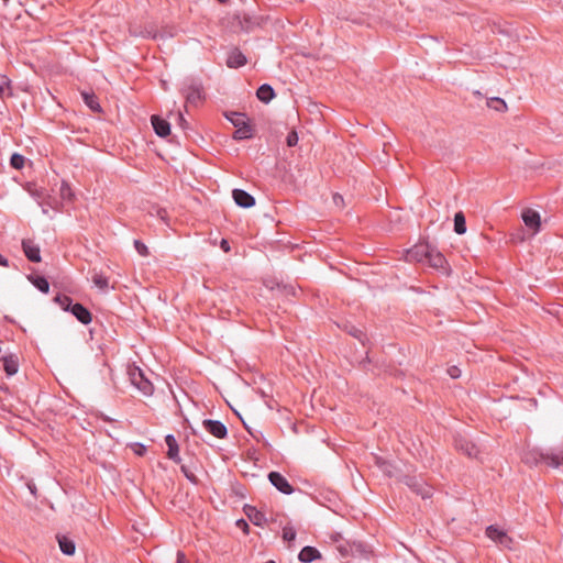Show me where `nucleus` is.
I'll list each match as a JSON object with an SVG mask.
<instances>
[{"label":"nucleus","mask_w":563,"mask_h":563,"mask_svg":"<svg viewBox=\"0 0 563 563\" xmlns=\"http://www.w3.org/2000/svg\"><path fill=\"white\" fill-rule=\"evenodd\" d=\"M128 376L131 384L144 396H151L154 391L153 384L145 377L144 372L135 365L128 367Z\"/></svg>","instance_id":"f257e3e1"},{"label":"nucleus","mask_w":563,"mask_h":563,"mask_svg":"<svg viewBox=\"0 0 563 563\" xmlns=\"http://www.w3.org/2000/svg\"><path fill=\"white\" fill-rule=\"evenodd\" d=\"M400 482L422 499L430 498L433 494V488L421 476L404 475Z\"/></svg>","instance_id":"f03ea898"},{"label":"nucleus","mask_w":563,"mask_h":563,"mask_svg":"<svg viewBox=\"0 0 563 563\" xmlns=\"http://www.w3.org/2000/svg\"><path fill=\"white\" fill-rule=\"evenodd\" d=\"M454 448L470 459H479L481 450L471 439L463 434L454 437Z\"/></svg>","instance_id":"7ed1b4c3"},{"label":"nucleus","mask_w":563,"mask_h":563,"mask_svg":"<svg viewBox=\"0 0 563 563\" xmlns=\"http://www.w3.org/2000/svg\"><path fill=\"white\" fill-rule=\"evenodd\" d=\"M181 93L188 106H197L202 99V85L194 79L184 84Z\"/></svg>","instance_id":"20e7f679"},{"label":"nucleus","mask_w":563,"mask_h":563,"mask_svg":"<svg viewBox=\"0 0 563 563\" xmlns=\"http://www.w3.org/2000/svg\"><path fill=\"white\" fill-rule=\"evenodd\" d=\"M408 254L410 257L418 258L419 261H421L422 257L418 256H424L428 258L429 264L437 268L442 267L445 263V258L441 253L429 252L424 246H416L413 250H410Z\"/></svg>","instance_id":"39448f33"},{"label":"nucleus","mask_w":563,"mask_h":563,"mask_svg":"<svg viewBox=\"0 0 563 563\" xmlns=\"http://www.w3.org/2000/svg\"><path fill=\"white\" fill-rule=\"evenodd\" d=\"M269 483L280 493L285 495H290L294 492L292 486L289 484L287 478L282 475L279 472H269L268 473Z\"/></svg>","instance_id":"423d86ee"},{"label":"nucleus","mask_w":563,"mask_h":563,"mask_svg":"<svg viewBox=\"0 0 563 563\" xmlns=\"http://www.w3.org/2000/svg\"><path fill=\"white\" fill-rule=\"evenodd\" d=\"M202 426L210 434L216 437L217 439H225L228 437V429L219 420L205 419L202 421Z\"/></svg>","instance_id":"0eeeda50"},{"label":"nucleus","mask_w":563,"mask_h":563,"mask_svg":"<svg viewBox=\"0 0 563 563\" xmlns=\"http://www.w3.org/2000/svg\"><path fill=\"white\" fill-rule=\"evenodd\" d=\"M22 250L26 258L32 263L41 262V250L40 246L31 239H24L22 241Z\"/></svg>","instance_id":"6e6552de"},{"label":"nucleus","mask_w":563,"mask_h":563,"mask_svg":"<svg viewBox=\"0 0 563 563\" xmlns=\"http://www.w3.org/2000/svg\"><path fill=\"white\" fill-rule=\"evenodd\" d=\"M549 455H551V452L550 453H543L540 450L533 449V450L527 451L523 454L522 461L526 464H528V465H537L540 462H545L548 465H550V457H549Z\"/></svg>","instance_id":"1a4fd4ad"},{"label":"nucleus","mask_w":563,"mask_h":563,"mask_svg":"<svg viewBox=\"0 0 563 563\" xmlns=\"http://www.w3.org/2000/svg\"><path fill=\"white\" fill-rule=\"evenodd\" d=\"M232 197L234 202L241 208H251L255 205V198L243 189H233Z\"/></svg>","instance_id":"9d476101"},{"label":"nucleus","mask_w":563,"mask_h":563,"mask_svg":"<svg viewBox=\"0 0 563 563\" xmlns=\"http://www.w3.org/2000/svg\"><path fill=\"white\" fill-rule=\"evenodd\" d=\"M151 122L155 133L159 137H166L170 134V124L165 119H162L158 115H152Z\"/></svg>","instance_id":"9b49d317"},{"label":"nucleus","mask_w":563,"mask_h":563,"mask_svg":"<svg viewBox=\"0 0 563 563\" xmlns=\"http://www.w3.org/2000/svg\"><path fill=\"white\" fill-rule=\"evenodd\" d=\"M70 313L82 324H89L92 320L91 312L79 302H76L75 306H71Z\"/></svg>","instance_id":"f8f14e48"},{"label":"nucleus","mask_w":563,"mask_h":563,"mask_svg":"<svg viewBox=\"0 0 563 563\" xmlns=\"http://www.w3.org/2000/svg\"><path fill=\"white\" fill-rule=\"evenodd\" d=\"M247 63L245 55L239 49L233 48L227 58V66L230 68H239Z\"/></svg>","instance_id":"ddd939ff"},{"label":"nucleus","mask_w":563,"mask_h":563,"mask_svg":"<svg viewBox=\"0 0 563 563\" xmlns=\"http://www.w3.org/2000/svg\"><path fill=\"white\" fill-rule=\"evenodd\" d=\"M165 442L168 446L167 457L175 463H180L181 459L179 456V446L176 438L173 434H167L165 437Z\"/></svg>","instance_id":"4468645a"},{"label":"nucleus","mask_w":563,"mask_h":563,"mask_svg":"<svg viewBox=\"0 0 563 563\" xmlns=\"http://www.w3.org/2000/svg\"><path fill=\"white\" fill-rule=\"evenodd\" d=\"M3 369L8 376H13L19 369V358L15 354H9L1 357Z\"/></svg>","instance_id":"2eb2a0df"},{"label":"nucleus","mask_w":563,"mask_h":563,"mask_svg":"<svg viewBox=\"0 0 563 563\" xmlns=\"http://www.w3.org/2000/svg\"><path fill=\"white\" fill-rule=\"evenodd\" d=\"M522 220L528 228L533 229L536 231L540 229V214L537 211L531 209L525 210L522 212Z\"/></svg>","instance_id":"dca6fc26"},{"label":"nucleus","mask_w":563,"mask_h":563,"mask_svg":"<svg viewBox=\"0 0 563 563\" xmlns=\"http://www.w3.org/2000/svg\"><path fill=\"white\" fill-rule=\"evenodd\" d=\"M244 512L255 526L262 527L266 522L265 515L257 510L254 506L245 505Z\"/></svg>","instance_id":"f3484780"},{"label":"nucleus","mask_w":563,"mask_h":563,"mask_svg":"<svg viewBox=\"0 0 563 563\" xmlns=\"http://www.w3.org/2000/svg\"><path fill=\"white\" fill-rule=\"evenodd\" d=\"M321 558V553L314 547H303L298 554V560L302 563H310Z\"/></svg>","instance_id":"a211bd4d"},{"label":"nucleus","mask_w":563,"mask_h":563,"mask_svg":"<svg viewBox=\"0 0 563 563\" xmlns=\"http://www.w3.org/2000/svg\"><path fill=\"white\" fill-rule=\"evenodd\" d=\"M275 90L268 84L261 85L256 90V97L264 103L271 102L275 98Z\"/></svg>","instance_id":"6ab92c4d"},{"label":"nucleus","mask_w":563,"mask_h":563,"mask_svg":"<svg viewBox=\"0 0 563 563\" xmlns=\"http://www.w3.org/2000/svg\"><path fill=\"white\" fill-rule=\"evenodd\" d=\"M81 98L85 104L93 112H101V106L98 97L92 91H81Z\"/></svg>","instance_id":"aec40b11"},{"label":"nucleus","mask_w":563,"mask_h":563,"mask_svg":"<svg viewBox=\"0 0 563 563\" xmlns=\"http://www.w3.org/2000/svg\"><path fill=\"white\" fill-rule=\"evenodd\" d=\"M253 137V128L246 121L242 125H239L233 134L235 141L249 140Z\"/></svg>","instance_id":"412c9836"},{"label":"nucleus","mask_w":563,"mask_h":563,"mask_svg":"<svg viewBox=\"0 0 563 563\" xmlns=\"http://www.w3.org/2000/svg\"><path fill=\"white\" fill-rule=\"evenodd\" d=\"M56 538L58 541L59 549L65 555H73L75 553L76 545L71 539H69L66 536H57Z\"/></svg>","instance_id":"4be33fe9"},{"label":"nucleus","mask_w":563,"mask_h":563,"mask_svg":"<svg viewBox=\"0 0 563 563\" xmlns=\"http://www.w3.org/2000/svg\"><path fill=\"white\" fill-rule=\"evenodd\" d=\"M352 556L368 558L371 549L367 544L360 541H351Z\"/></svg>","instance_id":"5701e85b"},{"label":"nucleus","mask_w":563,"mask_h":563,"mask_svg":"<svg viewBox=\"0 0 563 563\" xmlns=\"http://www.w3.org/2000/svg\"><path fill=\"white\" fill-rule=\"evenodd\" d=\"M29 280L41 292L47 294L49 290V283L44 276L30 275Z\"/></svg>","instance_id":"b1692460"},{"label":"nucleus","mask_w":563,"mask_h":563,"mask_svg":"<svg viewBox=\"0 0 563 563\" xmlns=\"http://www.w3.org/2000/svg\"><path fill=\"white\" fill-rule=\"evenodd\" d=\"M54 302L57 303L64 311L71 312V306H75L76 302L74 300L64 294H57L54 297Z\"/></svg>","instance_id":"393cba45"},{"label":"nucleus","mask_w":563,"mask_h":563,"mask_svg":"<svg viewBox=\"0 0 563 563\" xmlns=\"http://www.w3.org/2000/svg\"><path fill=\"white\" fill-rule=\"evenodd\" d=\"M454 232L462 235L466 232V220L462 211L454 214Z\"/></svg>","instance_id":"a878e982"},{"label":"nucleus","mask_w":563,"mask_h":563,"mask_svg":"<svg viewBox=\"0 0 563 563\" xmlns=\"http://www.w3.org/2000/svg\"><path fill=\"white\" fill-rule=\"evenodd\" d=\"M486 104L489 109H493L497 112H505L507 110L505 100L499 97L488 98L486 100Z\"/></svg>","instance_id":"bb28decb"},{"label":"nucleus","mask_w":563,"mask_h":563,"mask_svg":"<svg viewBox=\"0 0 563 563\" xmlns=\"http://www.w3.org/2000/svg\"><path fill=\"white\" fill-rule=\"evenodd\" d=\"M224 117L235 128H238L239 125H242L244 122H246V120H245L246 115L244 113H241V112H234V111L225 112Z\"/></svg>","instance_id":"cd10ccee"},{"label":"nucleus","mask_w":563,"mask_h":563,"mask_svg":"<svg viewBox=\"0 0 563 563\" xmlns=\"http://www.w3.org/2000/svg\"><path fill=\"white\" fill-rule=\"evenodd\" d=\"M92 282L96 287L102 290L107 289L109 285L108 278L103 274L97 272H95L92 275Z\"/></svg>","instance_id":"c85d7f7f"},{"label":"nucleus","mask_w":563,"mask_h":563,"mask_svg":"<svg viewBox=\"0 0 563 563\" xmlns=\"http://www.w3.org/2000/svg\"><path fill=\"white\" fill-rule=\"evenodd\" d=\"M504 533L505 531L497 528L496 526H489L486 528V536L496 543L501 538V536H504Z\"/></svg>","instance_id":"c756f323"},{"label":"nucleus","mask_w":563,"mask_h":563,"mask_svg":"<svg viewBox=\"0 0 563 563\" xmlns=\"http://www.w3.org/2000/svg\"><path fill=\"white\" fill-rule=\"evenodd\" d=\"M24 163H25V158L23 155H21L19 153H14L11 155L10 165L12 168L22 169L24 166Z\"/></svg>","instance_id":"7c9ffc66"},{"label":"nucleus","mask_w":563,"mask_h":563,"mask_svg":"<svg viewBox=\"0 0 563 563\" xmlns=\"http://www.w3.org/2000/svg\"><path fill=\"white\" fill-rule=\"evenodd\" d=\"M276 290L280 292L282 295H285L286 297L292 296L295 297L297 295V289L292 285H280L277 284Z\"/></svg>","instance_id":"2f4dec72"},{"label":"nucleus","mask_w":563,"mask_h":563,"mask_svg":"<svg viewBox=\"0 0 563 563\" xmlns=\"http://www.w3.org/2000/svg\"><path fill=\"white\" fill-rule=\"evenodd\" d=\"M336 549L342 558L352 556L351 541L341 542Z\"/></svg>","instance_id":"473e14b6"},{"label":"nucleus","mask_w":563,"mask_h":563,"mask_svg":"<svg viewBox=\"0 0 563 563\" xmlns=\"http://www.w3.org/2000/svg\"><path fill=\"white\" fill-rule=\"evenodd\" d=\"M59 195H60V198L64 200H71L74 194H73L70 186L66 181L62 183L60 188H59Z\"/></svg>","instance_id":"72a5a7b5"},{"label":"nucleus","mask_w":563,"mask_h":563,"mask_svg":"<svg viewBox=\"0 0 563 563\" xmlns=\"http://www.w3.org/2000/svg\"><path fill=\"white\" fill-rule=\"evenodd\" d=\"M550 457V466L552 467H559L560 465H563V452H551Z\"/></svg>","instance_id":"f704fd0d"},{"label":"nucleus","mask_w":563,"mask_h":563,"mask_svg":"<svg viewBox=\"0 0 563 563\" xmlns=\"http://www.w3.org/2000/svg\"><path fill=\"white\" fill-rule=\"evenodd\" d=\"M10 89V80L5 76H0V97H4Z\"/></svg>","instance_id":"c9c22d12"},{"label":"nucleus","mask_w":563,"mask_h":563,"mask_svg":"<svg viewBox=\"0 0 563 563\" xmlns=\"http://www.w3.org/2000/svg\"><path fill=\"white\" fill-rule=\"evenodd\" d=\"M299 137L296 131H290L286 137V143L289 147L296 146L298 144Z\"/></svg>","instance_id":"e433bc0d"},{"label":"nucleus","mask_w":563,"mask_h":563,"mask_svg":"<svg viewBox=\"0 0 563 563\" xmlns=\"http://www.w3.org/2000/svg\"><path fill=\"white\" fill-rule=\"evenodd\" d=\"M180 471L189 482H191L192 484L198 483V478L196 477V475L192 472H190L186 465H181Z\"/></svg>","instance_id":"4c0bfd02"},{"label":"nucleus","mask_w":563,"mask_h":563,"mask_svg":"<svg viewBox=\"0 0 563 563\" xmlns=\"http://www.w3.org/2000/svg\"><path fill=\"white\" fill-rule=\"evenodd\" d=\"M296 538V531L292 528L286 527L283 529V539L287 542L294 541Z\"/></svg>","instance_id":"58836bf2"},{"label":"nucleus","mask_w":563,"mask_h":563,"mask_svg":"<svg viewBox=\"0 0 563 563\" xmlns=\"http://www.w3.org/2000/svg\"><path fill=\"white\" fill-rule=\"evenodd\" d=\"M134 247L135 250L137 251V253L142 256H146L148 255V249L147 246L141 242L140 240H135L134 241Z\"/></svg>","instance_id":"ea45409f"},{"label":"nucleus","mask_w":563,"mask_h":563,"mask_svg":"<svg viewBox=\"0 0 563 563\" xmlns=\"http://www.w3.org/2000/svg\"><path fill=\"white\" fill-rule=\"evenodd\" d=\"M497 543L503 545V547H505V548L510 549L511 548V543H512V539L510 537H508V534L505 532L504 536H501V538L498 540Z\"/></svg>","instance_id":"a19ab883"},{"label":"nucleus","mask_w":563,"mask_h":563,"mask_svg":"<svg viewBox=\"0 0 563 563\" xmlns=\"http://www.w3.org/2000/svg\"><path fill=\"white\" fill-rule=\"evenodd\" d=\"M448 373L449 375L452 377V378H457L460 377L461 375V371L459 367L456 366H451L449 369H448Z\"/></svg>","instance_id":"79ce46f5"},{"label":"nucleus","mask_w":563,"mask_h":563,"mask_svg":"<svg viewBox=\"0 0 563 563\" xmlns=\"http://www.w3.org/2000/svg\"><path fill=\"white\" fill-rule=\"evenodd\" d=\"M236 526L240 528H243V530L247 533L249 532V525L244 519H239L236 521Z\"/></svg>","instance_id":"37998d69"},{"label":"nucleus","mask_w":563,"mask_h":563,"mask_svg":"<svg viewBox=\"0 0 563 563\" xmlns=\"http://www.w3.org/2000/svg\"><path fill=\"white\" fill-rule=\"evenodd\" d=\"M350 333L357 338L358 340H362V336L364 335L363 332L360 329L353 328Z\"/></svg>","instance_id":"c03bdc74"},{"label":"nucleus","mask_w":563,"mask_h":563,"mask_svg":"<svg viewBox=\"0 0 563 563\" xmlns=\"http://www.w3.org/2000/svg\"><path fill=\"white\" fill-rule=\"evenodd\" d=\"M135 446L137 448V449L135 450V453H136L137 455H143V454L146 452V448H145V445H143V444H141V443H136V444H135Z\"/></svg>","instance_id":"a18cd8bd"},{"label":"nucleus","mask_w":563,"mask_h":563,"mask_svg":"<svg viewBox=\"0 0 563 563\" xmlns=\"http://www.w3.org/2000/svg\"><path fill=\"white\" fill-rule=\"evenodd\" d=\"M220 247L224 251V252H229L230 251V244L229 242L225 240V239H222L221 243H220Z\"/></svg>","instance_id":"49530a36"},{"label":"nucleus","mask_w":563,"mask_h":563,"mask_svg":"<svg viewBox=\"0 0 563 563\" xmlns=\"http://www.w3.org/2000/svg\"><path fill=\"white\" fill-rule=\"evenodd\" d=\"M243 423H244L245 429L250 432V434H251V435H252L256 441H260V440H261L260 438H263V433L257 432V433H258V435H256V434H254V433L249 429V427H247V424H246L245 422H243Z\"/></svg>","instance_id":"de8ad7c7"},{"label":"nucleus","mask_w":563,"mask_h":563,"mask_svg":"<svg viewBox=\"0 0 563 563\" xmlns=\"http://www.w3.org/2000/svg\"><path fill=\"white\" fill-rule=\"evenodd\" d=\"M333 201L336 206H340L341 203H343V197L339 194H334Z\"/></svg>","instance_id":"09e8293b"},{"label":"nucleus","mask_w":563,"mask_h":563,"mask_svg":"<svg viewBox=\"0 0 563 563\" xmlns=\"http://www.w3.org/2000/svg\"><path fill=\"white\" fill-rule=\"evenodd\" d=\"M0 266H3V267H8L9 266V262L8 260L0 254Z\"/></svg>","instance_id":"8fccbe9b"},{"label":"nucleus","mask_w":563,"mask_h":563,"mask_svg":"<svg viewBox=\"0 0 563 563\" xmlns=\"http://www.w3.org/2000/svg\"><path fill=\"white\" fill-rule=\"evenodd\" d=\"M178 120H179V124L181 126H184V124L186 123V120H185V118H184L181 112L178 113Z\"/></svg>","instance_id":"3c124183"},{"label":"nucleus","mask_w":563,"mask_h":563,"mask_svg":"<svg viewBox=\"0 0 563 563\" xmlns=\"http://www.w3.org/2000/svg\"><path fill=\"white\" fill-rule=\"evenodd\" d=\"M158 216H159L161 219L164 220L165 216H166V210H164V209L158 210Z\"/></svg>","instance_id":"603ef678"},{"label":"nucleus","mask_w":563,"mask_h":563,"mask_svg":"<svg viewBox=\"0 0 563 563\" xmlns=\"http://www.w3.org/2000/svg\"><path fill=\"white\" fill-rule=\"evenodd\" d=\"M184 559H185L184 553L178 552V560H177V562H178V563H183V560H184Z\"/></svg>","instance_id":"864d4df0"},{"label":"nucleus","mask_w":563,"mask_h":563,"mask_svg":"<svg viewBox=\"0 0 563 563\" xmlns=\"http://www.w3.org/2000/svg\"><path fill=\"white\" fill-rule=\"evenodd\" d=\"M29 488L33 495H35L36 488L34 485H29Z\"/></svg>","instance_id":"5fc2aeb1"},{"label":"nucleus","mask_w":563,"mask_h":563,"mask_svg":"<svg viewBox=\"0 0 563 563\" xmlns=\"http://www.w3.org/2000/svg\"><path fill=\"white\" fill-rule=\"evenodd\" d=\"M43 213L47 214L48 213V210L46 208H43Z\"/></svg>","instance_id":"6e6d98bb"},{"label":"nucleus","mask_w":563,"mask_h":563,"mask_svg":"<svg viewBox=\"0 0 563 563\" xmlns=\"http://www.w3.org/2000/svg\"><path fill=\"white\" fill-rule=\"evenodd\" d=\"M10 0H2L3 4L7 5Z\"/></svg>","instance_id":"4d7b16f0"},{"label":"nucleus","mask_w":563,"mask_h":563,"mask_svg":"<svg viewBox=\"0 0 563 563\" xmlns=\"http://www.w3.org/2000/svg\"><path fill=\"white\" fill-rule=\"evenodd\" d=\"M220 3H225L228 0H218Z\"/></svg>","instance_id":"13d9d810"},{"label":"nucleus","mask_w":563,"mask_h":563,"mask_svg":"<svg viewBox=\"0 0 563 563\" xmlns=\"http://www.w3.org/2000/svg\"><path fill=\"white\" fill-rule=\"evenodd\" d=\"M265 563H275V562L271 560V561H267V562H265Z\"/></svg>","instance_id":"bf43d9fd"}]
</instances>
